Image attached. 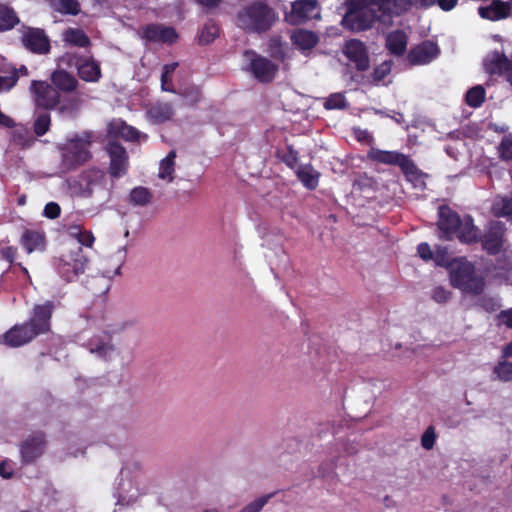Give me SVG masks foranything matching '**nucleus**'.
I'll return each mask as SVG.
<instances>
[{
	"instance_id": "obj_27",
	"label": "nucleus",
	"mask_w": 512,
	"mask_h": 512,
	"mask_svg": "<svg viewBox=\"0 0 512 512\" xmlns=\"http://www.w3.org/2000/svg\"><path fill=\"white\" fill-rule=\"evenodd\" d=\"M20 243L28 254L45 249V234L43 232L26 229L20 239Z\"/></svg>"
},
{
	"instance_id": "obj_43",
	"label": "nucleus",
	"mask_w": 512,
	"mask_h": 512,
	"mask_svg": "<svg viewBox=\"0 0 512 512\" xmlns=\"http://www.w3.org/2000/svg\"><path fill=\"white\" fill-rule=\"evenodd\" d=\"M492 210L497 217L512 216V196L495 201Z\"/></svg>"
},
{
	"instance_id": "obj_8",
	"label": "nucleus",
	"mask_w": 512,
	"mask_h": 512,
	"mask_svg": "<svg viewBox=\"0 0 512 512\" xmlns=\"http://www.w3.org/2000/svg\"><path fill=\"white\" fill-rule=\"evenodd\" d=\"M105 183V173L98 168L83 170L71 184L74 194L81 198L91 197L96 187Z\"/></svg>"
},
{
	"instance_id": "obj_29",
	"label": "nucleus",
	"mask_w": 512,
	"mask_h": 512,
	"mask_svg": "<svg viewBox=\"0 0 512 512\" xmlns=\"http://www.w3.org/2000/svg\"><path fill=\"white\" fill-rule=\"evenodd\" d=\"M291 41L299 50H312L319 42L318 35L309 30L297 29L291 34Z\"/></svg>"
},
{
	"instance_id": "obj_61",
	"label": "nucleus",
	"mask_w": 512,
	"mask_h": 512,
	"mask_svg": "<svg viewBox=\"0 0 512 512\" xmlns=\"http://www.w3.org/2000/svg\"><path fill=\"white\" fill-rule=\"evenodd\" d=\"M78 240L82 245L91 247L95 241V238L91 232L84 231L79 233Z\"/></svg>"
},
{
	"instance_id": "obj_62",
	"label": "nucleus",
	"mask_w": 512,
	"mask_h": 512,
	"mask_svg": "<svg viewBox=\"0 0 512 512\" xmlns=\"http://www.w3.org/2000/svg\"><path fill=\"white\" fill-rule=\"evenodd\" d=\"M3 259L12 263L17 256V248L9 246L1 251Z\"/></svg>"
},
{
	"instance_id": "obj_31",
	"label": "nucleus",
	"mask_w": 512,
	"mask_h": 512,
	"mask_svg": "<svg viewBox=\"0 0 512 512\" xmlns=\"http://www.w3.org/2000/svg\"><path fill=\"white\" fill-rule=\"evenodd\" d=\"M62 40L74 47L87 48L91 45L88 35L80 28L69 27L63 32Z\"/></svg>"
},
{
	"instance_id": "obj_3",
	"label": "nucleus",
	"mask_w": 512,
	"mask_h": 512,
	"mask_svg": "<svg viewBox=\"0 0 512 512\" xmlns=\"http://www.w3.org/2000/svg\"><path fill=\"white\" fill-rule=\"evenodd\" d=\"M450 284L464 294L481 295L486 287L485 278L476 273L473 263L465 258L453 260L449 271Z\"/></svg>"
},
{
	"instance_id": "obj_44",
	"label": "nucleus",
	"mask_w": 512,
	"mask_h": 512,
	"mask_svg": "<svg viewBox=\"0 0 512 512\" xmlns=\"http://www.w3.org/2000/svg\"><path fill=\"white\" fill-rule=\"evenodd\" d=\"M490 65L492 66L490 72H502L503 70H507L509 68L510 61L504 53L494 51L491 55Z\"/></svg>"
},
{
	"instance_id": "obj_5",
	"label": "nucleus",
	"mask_w": 512,
	"mask_h": 512,
	"mask_svg": "<svg viewBox=\"0 0 512 512\" xmlns=\"http://www.w3.org/2000/svg\"><path fill=\"white\" fill-rule=\"evenodd\" d=\"M89 263V259L84 254L82 248L63 254L57 263V270L60 276L67 282L75 280L83 274Z\"/></svg>"
},
{
	"instance_id": "obj_41",
	"label": "nucleus",
	"mask_w": 512,
	"mask_h": 512,
	"mask_svg": "<svg viewBox=\"0 0 512 512\" xmlns=\"http://www.w3.org/2000/svg\"><path fill=\"white\" fill-rule=\"evenodd\" d=\"M177 67V62L166 64L163 66V71L161 74V88L163 91L171 93L176 92L172 83V76Z\"/></svg>"
},
{
	"instance_id": "obj_19",
	"label": "nucleus",
	"mask_w": 512,
	"mask_h": 512,
	"mask_svg": "<svg viewBox=\"0 0 512 512\" xmlns=\"http://www.w3.org/2000/svg\"><path fill=\"white\" fill-rule=\"evenodd\" d=\"M343 53L349 61L355 64L358 71H366L369 69V56L366 46L362 41L358 39H351L347 41Z\"/></svg>"
},
{
	"instance_id": "obj_25",
	"label": "nucleus",
	"mask_w": 512,
	"mask_h": 512,
	"mask_svg": "<svg viewBox=\"0 0 512 512\" xmlns=\"http://www.w3.org/2000/svg\"><path fill=\"white\" fill-rule=\"evenodd\" d=\"M400 169L405 176V179L410 182L414 188L419 190H424L426 188L425 180L428 175L420 170L409 156L406 158Z\"/></svg>"
},
{
	"instance_id": "obj_49",
	"label": "nucleus",
	"mask_w": 512,
	"mask_h": 512,
	"mask_svg": "<svg viewBox=\"0 0 512 512\" xmlns=\"http://www.w3.org/2000/svg\"><path fill=\"white\" fill-rule=\"evenodd\" d=\"M270 56L275 60L283 62L286 58V53L282 47L280 37L272 38L269 42Z\"/></svg>"
},
{
	"instance_id": "obj_14",
	"label": "nucleus",
	"mask_w": 512,
	"mask_h": 512,
	"mask_svg": "<svg viewBox=\"0 0 512 512\" xmlns=\"http://www.w3.org/2000/svg\"><path fill=\"white\" fill-rule=\"evenodd\" d=\"M505 227L501 222H492L485 233L480 236L482 249L491 256L501 252L504 246Z\"/></svg>"
},
{
	"instance_id": "obj_10",
	"label": "nucleus",
	"mask_w": 512,
	"mask_h": 512,
	"mask_svg": "<svg viewBox=\"0 0 512 512\" xmlns=\"http://www.w3.org/2000/svg\"><path fill=\"white\" fill-rule=\"evenodd\" d=\"M22 46L36 55H47L51 51V41L44 29L24 27L20 38Z\"/></svg>"
},
{
	"instance_id": "obj_34",
	"label": "nucleus",
	"mask_w": 512,
	"mask_h": 512,
	"mask_svg": "<svg viewBox=\"0 0 512 512\" xmlns=\"http://www.w3.org/2000/svg\"><path fill=\"white\" fill-rule=\"evenodd\" d=\"M19 22L15 11L4 4H0V31L14 28Z\"/></svg>"
},
{
	"instance_id": "obj_46",
	"label": "nucleus",
	"mask_w": 512,
	"mask_h": 512,
	"mask_svg": "<svg viewBox=\"0 0 512 512\" xmlns=\"http://www.w3.org/2000/svg\"><path fill=\"white\" fill-rule=\"evenodd\" d=\"M117 133L126 141L136 142L140 138V132L133 126L121 121L117 126Z\"/></svg>"
},
{
	"instance_id": "obj_2",
	"label": "nucleus",
	"mask_w": 512,
	"mask_h": 512,
	"mask_svg": "<svg viewBox=\"0 0 512 512\" xmlns=\"http://www.w3.org/2000/svg\"><path fill=\"white\" fill-rule=\"evenodd\" d=\"M277 20V13L263 1H255L244 6L236 15V25L246 33H265Z\"/></svg>"
},
{
	"instance_id": "obj_37",
	"label": "nucleus",
	"mask_w": 512,
	"mask_h": 512,
	"mask_svg": "<svg viewBox=\"0 0 512 512\" xmlns=\"http://www.w3.org/2000/svg\"><path fill=\"white\" fill-rule=\"evenodd\" d=\"M486 91L481 85L470 88L465 95V102L472 108L480 107L485 101Z\"/></svg>"
},
{
	"instance_id": "obj_60",
	"label": "nucleus",
	"mask_w": 512,
	"mask_h": 512,
	"mask_svg": "<svg viewBox=\"0 0 512 512\" xmlns=\"http://www.w3.org/2000/svg\"><path fill=\"white\" fill-rule=\"evenodd\" d=\"M497 319L499 324L505 325L507 328L512 329V308L502 310L498 315Z\"/></svg>"
},
{
	"instance_id": "obj_16",
	"label": "nucleus",
	"mask_w": 512,
	"mask_h": 512,
	"mask_svg": "<svg viewBox=\"0 0 512 512\" xmlns=\"http://www.w3.org/2000/svg\"><path fill=\"white\" fill-rule=\"evenodd\" d=\"M46 440L43 432H35L30 435L20 446L21 461L31 464L42 456L45 450Z\"/></svg>"
},
{
	"instance_id": "obj_12",
	"label": "nucleus",
	"mask_w": 512,
	"mask_h": 512,
	"mask_svg": "<svg viewBox=\"0 0 512 512\" xmlns=\"http://www.w3.org/2000/svg\"><path fill=\"white\" fill-rule=\"evenodd\" d=\"M246 55L250 56V70L258 81L269 83L275 78L278 72V65L252 50L247 51Z\"/></svg>"
},
{
	"instance_id": "obj_30",
	"label": "nucleus",
	"mask_w": 512,
	"mask_h": 512,
	"mask_svg": "<svg viewBox=\"0 0 512 512\" xmlns=\"http://www.w3.org/2000/svg\"><path fill=\"white\" fill-rule=\"evenodd\" d=\"M296 176L305 188L315 190L318 187L321 174L311 164H305L297 168Z\"/></svg>"
},
{
	"instance_id": "obj_56",
	"label": "nucleus",
	"mask_w": 512,
	"mask_h": 512,
	"mask_svg": "<svg viewBox=\"0 0 512 512\" xmlns=\"http://www.w3.org/2000/svg\"><path fill=\"white\" fill-rule=\"evenodd\" d=\"M451 291L443 286H437L432 290L431 298L437 303H446L451 298Z\"/></svg>"
},
{
	"instance_id": "obj_38",
	"label": "nucleus",
	"mask_w": 512,
	"mask_h": 512,
	"mask_svg": "<svg viewBox=\"0 0 512 512\" xmlns=\"http://www.w3.org/2000/svg\"><path fill=\"white\" fill-rule=\"evenodd\" d=\"M494 379L502 382L512 381V362L502 359L493 368Z\"/></svg>"
},
{
	"instance_id": "obj_13",
	"label": "nucleus",
	"mask_w": 512,
	"mask_h": 512,
	"mask_svg": "<svg viewBox=\"0 0 512 512\" xmlns=\"http://www.w3.org/2000/svg\"><path fill=\"white\" fill-rule=\"evenodd\" d=\"M438 215L437 227L440 231L439 238L444 241L453 240L457 229L461 226L462 219L457 212L447 205L439 207Z\"/></svg>"
},
{
	"instance_id": "obj_32",
	"label": "nucleus",
	"mask_w": 512,
	"mask_h": 512,
	"mask_svg": "<svg viewBox=\"0 0 512 512\" xmlns=\"http://www.w3.org/2000/svg\"><path fill=\"white\" fill-rule=\"evenodd\" d=\"M175 158L176 152L172 150L167 154V156L164 159L161 160L159 164L158 173V177L160 179H167L169 182H172L174 180Z\"/></svg>"
},
{
	"instance_id": "obj_7",
	"label": "nucleus",
	"mask_w": 512,
	"mask_h": 512,
	"mask_svg": "<svg viewBox=\"0 0 512 512\" xmlns=\"http://www.w3.org/2000/svg\"><path fill=\"white\" fill-rule=\"evenodd\" d=\"M365 3L376 6L379 13V23L390 26L393 18L398 17L414 6L413 0H363Z\"/></svg>"
},
{
	"instance_id": "obj_23",
	"label": "nucleus",
	"mask_w": 512,
	"mask_h": 512,
	"mask_svg": "<svg viewBox=\"0 0 512 512\" xmlns=\"http://www.w3.org/2000/svg\"><path fill=\"white\" fill-rule=\"evenodd\" d=\"M51 85L60 93L69 94L74 92L79 82L76 77L64 69H56L50 76Z\"/></svg>"
},
{
	"instance_id": "obj_11",
	"label": "nucleus",
	"mask_w": 512,
	"mask_h": 512,
	"mask_svg": "<svg viewBox=\"0 0 512 512\" xmlns=\"http://www.w3.org/2000/svg\"><path fill=\"white\" fill-rule=\"evenodd\" d=\"M121 329H124V326ZM118 331L119 329H112L111 331L94 334L84 343V347L98 358L107 361L115 351V346L112 343V334Z\"/></svg>"
},
{
	"instance_id": "obj_22",
	"label": "nucleus",
	"mask_w": 512,
	"mask_h": 512,
	"mask_svg": "<svg viewBox=\"0 0 512 512\" xmlns=\"http://www.w3.org/2000/svg\"><path fill=\"white\" fill-rule=\"evenodd\" d=\"M408 155H405L398 151L381 150L378 148H371L367 152V158L375 163L394 165L399 168L402 166Z\"/></svg>"
},
{
	"instance_id": "obj_15",
	"label": "nucleus",
	"mask_w": 512,
	"mask_h": 512,
	"mask_svg": "<svg viewBox=\"0 0 512 512\" xmlns=\"http://www.w3.org/2000/svg\"><path fill=\"white\" fill-rule=\"evenodd\" d=\"M107 153L110 157L109 174L113 178H120L127 173L129 157L126 149L118 142H109Z\"/></svg>"
},
{
	"instance_id": "obj_45",
	"label": "nucleus",
	"mask_w": 512,
	"mask_h": 512,
	"mask_svg": "<svg viewBox=\"0 0 512 512\" xmlns=\"http://www.w3.org/2000/svg\"><path fill=\"white\" fill-rule=\"evenodd\" d=\"M178 94H180L184 98L185 103L189 106L196 105L200 102L202 98L201 89L195 85L186 87L181 92H178Z\"/></svg>"
},
{
	"instance_id": "obj_53",
	"label": "nucleus",
	"mask_w": 512,
	"mask_h": 512,
	"mask_svg": "<svg viewBox=\"0 0 512 512\" xmlns=\"http://www.w3.org/2000/svg\"><path fill=\"white\" fill-rule=\"evenodd\" d=\"M276 494V492L261 496L254 502L245 506L240 512H259L263 506Z\"/></svg>"
},
{
	"instance_id": "obj_36",
	"label": "nucleus",
	"mask_w": 512,
	"mask_h": 512,
	"mask_svg": "<svg viewBox=\"0 0 512 512\" xmlns=\"http://www.w3.org/2000/svg\"><path fill=\"white\" fill-rule=\"evenodd\" d=\"M82 101L78 95H64L60 94V104L56 108L61 114H72L76 112Z\"/></svg>"
},
{
	"instance_id": "obj_55",
	"label": "nucleus",
	"mask_w": 512,
	"mask_h": 512,
	"mask_svg": "<svg viewBox=\"0 0 512 512\" xmlns=\"http://www.w3.org/2000/svg\"><path fill=\"white\" fill-rule=\"evenodd\" d=\"M436 434L433 426H429L421 437V445L424 449L430 450L434 447Z\"/></svg>"
},
{
	"instance_id": "obj_28",
	"label": "nucleus",
	"mask_w": 512,
	"mask_h": 512,
	"mask_svg": "<svg viewBox=\"0 0 512 512\" xmlns=\"http://www.w3.org/2000/svg\"><path fill=\"white\" fill-rule=\"evenodd\" d=\"M408 44V36L403 30H394L386 36V48L394 56H402Z\"/></svg>"
},
{
	"instance_id": "obj_17",
	"label": "nucleus",
	"mask_w": 512,
	"mask_h": 512,
	"mask_svg": "<svg viewBox=\"0 0 512 512\" xmlns=\"http://www.w3.org/2000/svg\"><path fill=\"white\" fill-rule=\"evenodd\" d=\"M440 54L438 45L431 40H424L412 47L407 58L412 65H426L433 61Z\"/></svg>"
},
{
	"instance_id": "obj_6",
	"label": "nucleus",
	"mask_w": 512,
	"mask_h": 512,
	"mask_svg": "<svg viewBox=\"0 0 512 512\" xmlns=\"http://www.w3.org/2000/svg\"><path fill=\"white\" fill-rule=\"evenodd\" d=\"M29 90L36 109L51 111L60 104V92L47 81L33 80Z\"/></svg>"
},
{
	"instance_id": "obj_51",
	"label": "nucleus",
	"mask_w": 512,
	"mask_h": 512,
	"mask_svg": "<svg viewBox=\"0 0 512 512\" xmlns=\"http://www.w3.org/2000/svg\"><path fill=\"white\" fill-rule=\"evenodd\" d=\"M498 152L502 160H512V138L510 136H505L502 138L498 147Z\"/></svg>"
},
{
	"instance_id": "obj_48",
	"label": "nucleus",
	"mask_w": 512,
	"mask_h": 512,
	"mask_svg": "<svg viewBox=\"0 0 512 512\" xmlns=\"http://www.w3.org/2000/svg\"><path fill=\"white\" fill-rule=\"evenodd\" d=\"M346 106V98L342 93H333L324 102V108L327 110L344 109Z\"/></svg>"
},
{
	"instance_id": "obj_33",
	"label": "nucleus",
	"mask_w": 512,
	"mask_h": 512,
	"mask_svg": "<svg viewBox=\"0 0 512 512\" xmlns=\"http://www.w3.org/2000/svg\"><path fill=\"white\" fill-rule=\"evenodd\" d=\"M152 197L153 195L148 188L138 186L131 190L129 194V202L133 206L144 207L151 203Z\"/></svg>"
},
{
	"instance_id": "obj_39",
	"label": "nucleus",
	"mask_w": 512,
	"mask_h": 512,
	"mask_svg": "<svg viewBox=\"0 0 512 512\" xmlns=\"http://www.w3.org/2000/svg\"><path fill=\"white\" fill-rule=\"evenodd\" d=\"M152 118L159 122L170 120L174 115V110L169 103H160L151 107L149 111Z\"/></svg>"
},
{
	"instance_id": "obj_54",
	"label": "nucleus",
	"mask_w": 512,
	"mask_h": 512,
	"mask_svg": "<svg viewBox=\"0 0 512 512\" xmlns=\"http://www.w3.org/2000/svg\"><path fill=\"white\" fill-rule=\"evenodd\" d=\"M280 159L283 163H285L289 168H295L298 162V152L289 145L287 147L286 152L280 155Z\"/></svg>"
},
{
	"instance_id": "obj_47",
	"label": "nucleus",
	"mask_w": 512,
	"mask_h": 512,
	"mask_svg": "<svg viewBox=\"0 0 512 512\" xmlns=\"http://www.w3.org/2000/svg\"><path fill=\"white\" fill-rule=\"evenodd\" d=\"M56 10L62 14L78 15L80 4L77 0H58Z\"/></svg>"
},
{
	"instance_id": "obj_42",
	"label": "nucleus",
	"mask_w": 512,
	"mask_h": 512,
	"mask_svg": "<svg viewBox=\"0 0 512 512\" xmlns=\"http://www.w3.org/2000/svg\"><path fill=\"white\" fill-rule=\"evenodd\" d=\"M477 296L478 299L476 305L486 312L492 313L497 311L501 307L500 299L498 297H494L483 293Z\"/></svg>"
},
{
	"instance_id": "obj_1",
	"label": "nucleus",
	"mask_w": 512,
	"mask_h": 512,
	"mask_svg": "<svg viewBox=\"0 0 512 512\" xmlns=\"http://www.w3.org/2000/svg\"><path fill=\"white\" fill-rule=\"evenodd\" d=\"M55 309L53 301L34 305L31 316L20 324H15L4 334V342L10 347H21L39 335L51 332V319Z\"/></svg>"
},
{
	"instance_id": "obj_63",
	"label": "nucleus",
	"mask_w": 512,
	"mask_h": 512,
	"mask_svg": "<svg viewBox=\"0 0 512 512\" xmlns=\"http://www.w3.org/2000/svg\"><path fill=\"white\" fill-rule=\"evenodd\" d=\"M458 3V0H437V5L443 11L452 10Z\"/></svg>"
},
{
	"instance_id": "obj_59",
	"label": "nucleus",
	"mask_w": 512,
	"mask_h": 512,
	"mask_svg": "<svg viewBox=\"0 0 512 512\" xmlns=\"http://www.w3.org/2000/svg\"><path fill=\"white\" fill-rule=\"evenodd\" d=\"M390 73V66L383 63L373 70V78L375 81H382Z\"/></svg>"
},
{
	"instance_id": "obj_20",
	"label": "nucleus",
	"mask_w": 512,
	"mask_h": 512,
	"mask_svg": "<svg viewBox=\"0 0 512 512\" xmlns=\"http://www.w3.org/2000/svg\"><path fill=\"white\" fill-rule=\"evenodd\" d=\"M291 17L295 22L320 19V7L317 0H297L291 5Z\"/></svg>"
},
{
	"instance_id": "obj_57",
	"label": "nucleus",
	"mask_w": 512,
	"mask_h": 512,
	"mask_svg": "<svg viewBox=\"0 0 512 512\" xmlns=\"http://www.w3.org/2000/svg\"><path fill=\"white\" fill-rule=\"evenodd\" d=\"M61 214V207L56 202H49L45 205L43 215L48 219H56Z\"/></svg>"
},
{
	"instance_id": "obj_9",
	"label": "nucleus",
	"mask_w": 512,
	"mask_h": 512,
	"mask_svg": "<svg viewBox=\"0 0 512 512\" xmlns=\"http://www.w3.org/2000/svg\"><path fill=\"white\" fill-rule=\"evenodd\" d=\"M90 144L89 137L71 139L63 148V163L73 169L89 161L92 157L89 150Z\"/></svg>"
},
{
	"instance_id": "obj_52",
	"label": "nucleus",
	"mask_w": 512,
	"mask_h": 512,
	"mask_svg": "<svg viewBox=\"0 0 512 512\" xmlns=\"http://www.w3.org/2000/svg\"><path fill=\"white\" fill-rule=\"evenodd\" d=\"M19 80L18 71L14 69L9 75L0 76V93L12 89Z\"/></svg>"
},
{
	"instance_id": "obj_24",
	"label": "nucleus",
	"mask_w": 512,
	"mask_h": 512,
	"mask_svg": "<svg viewBox=\"0 0 512 512\" xmlns=\"http://www.w3.org/2000/svg\"><path fill=\"white\" fill-rule=\"evenodd\" d=\"M78 76L85 82H98L102 77L100 64L93 58H79L76 64Z\"/></svg>"
},
{
	"instance_id": "obj_50",
	"label": "nucleus",
	"mask_w": 512,
	"mask_h": 512,
	"mask_svg": "<svg viewBox=\"0 0 512 512\" xmlns=\"http://www.w3.org/2000/svg\"><path fill=\"white\" fill-rule=\"evenodd\" d=\"M436 265L441 267L452 266L453 262L450 261V256L446 247L437 246L435 251H433V258Z\"/></svg>"
},
{
	"instance_id": "obj_35",
	"label": "nucleus",
	"mask_w": 512,
	"mask_h": 512,
	"mask_svg": "<svg viewBox=\"0 0 512 512\" xmlns=\"http://www.w3.org/2000/svg\"><path fill=\"white\" fill-rule=\"evenodd\" d=\"M219 36V26L218 24L209 19L203 26L198 40L201 45H208L212 43Z\"/></svg>"
},
{
	"instance_id": "obj_26",
	"label": "nucleus",
	"mask_w": 512,
	"mask_h": 512,
	"mask_svg": "<svg viewBox=\"0 0 512 512\" xmlns=\"http://www.w3.org/2000/svg\"><path fill=\"white\" fill-rule=\"evenodd\" d=\"M456 233L457 239L463 244L471 245L480 240V230L474 224V219L470 215L464 216Z\"/></svg>"
},
{
	"instance_id": "obj_21",
	"label": "nucleus",
	"mask_w": 512,
	"mask_h": 512,
	"mask_svg": "<svg viewBox=\"0 0 512 512\" xmlns=\"http://www.w3.org/2000/svg\"><path fill=\"white\" fill-rule=\"evenodd\" d=\"M478 13L481 18L489 21H499L506 19L511 14V4L500 0H494L488 6H481L478 8Z\"/></svg>"
},
{
	"instance_id": "obj_18",
	"label": "nucleus",
	"mask_w": 512,
	"mask_h": 512,
	"mask_svg": "<svg viewBox=\"0 0 512 512\" xmlns=\"http://www.w3.org/2000/svg\"><path fill=\"white\" fill-rule=\"evenodd\" d=\"M142 38L153 43L173 44L178 39V34L173 27L162 24H148L141 29Z\"/></svg>"
},
{
	"instance_id": "obj_58",
	"label": "nucleus",
	"mask_w": 512,
	"mask_h": 512,
	"mask_svg": "<svg viewBox=\"0 0 512 512\" xmlns=\"http://www.w3.org/2000/svg\"><path fill=\"white\" fill-rule=\"evenodd\" d=\"M417 253L424 261H429L433 258V251L431 250L430 245L426 242L418 244Z\"/></svg>"
},
{
	"instance_id": "obj_64",
	"label": "nucleus",
	"mask_w": 512,
	"mask_h": 512,
	"mask_svg": "<svg viewBox=\"0 0 512 512\" xmlns=\"http://www.w3.org/2000/svg\"><path fill=\"white\" fill-rule=\"evenodd\" d=\"M194 1L207 9H215L222 3V0H194Z\"/></svg>"
},
{
	"instance_id": "obj_4",
	"label": "nucleus",
	"mask_w": 512,
	"mask_h": 512,
	"mask_svg": "<svg viewBox=\"0 0 512 512\" xmlns=\"http://www.w3.org/2000/svg\"><path fill=\"white\" fill-rule=\"evenodd\" d=\"M375 22H379L376 6L367 4L363 0H351L348 11L342 20L344 27L352 32L366 31Z\"/></svg>"
},
{
	"instance_id": "obj_40",
	"label": "nucleus",
	"mask_w": 512,
	"mask_h": 512,
	"mask_svg": "<svg viewBox=\"0 0 512 512\" xmlns=\"http://www.w3.org/2000/svg\"><path fill=\"white\" fill-rule=\"evenodd\" d=\"M51 126V115L48 111H43L36 115L33 123V131L36 136H44L50 129Z\"/></svg>"
}]
</instances>
